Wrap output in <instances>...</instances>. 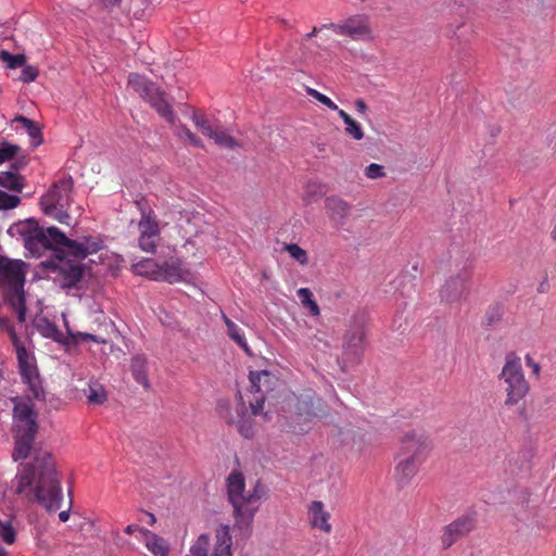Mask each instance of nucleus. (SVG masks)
Segmentation results:
<instances>
[{"label":"nucleus","mask_w":556,"mask_h":556,"mask_svg":"<svg viewBox=\"0 0 556 556\" xmlns=\"http://www.w3.org/2000/svg\"><path fill=\"white\" fill-rule=\"evenodd\" d=\"M33 453V465H26L15 477V492L38 501L48 510H56L62 502V490L53 456L41 447L34 448Z\"/></svg>","instance_id":"1"},{"label":"nucleus","mask_w":556,"mask_h":556,"mask_svg":"<svg viewBox=\"0 0 556 556\" xmlns=\"http://www.w3.org/2000/svg\"><path fill=\"white\" fill-rule=\"evenodd\" d=\"M228 501L232 506L233 530L242 536H250L254 517L263 500L267 497V488L256 481L253 488L245 490V479L240 471H232L226 482Z\"/></svg>","instance_id":"2"},{"label":"nucleus","mask_w":556,"mask_h":556,"mask_svg":"<svg viewBox=\"0 0 556 556\" xmlns=\"http://www.w3.org/2000/svg\"><path fill=\"white\" fill-rule=\"evenodd\" d=\"M250 390L248 400L239 394L237 418L230 422L237 424L238 431L245 439H251L255 434L252 416L263 414L264 403L267 394L273 390L275 377L267 370L251 371L249 375Z\"/></svg>","instance_id":"3"},{"label":"nucleus","mask_w":556,"mask_h":556,"mask_svg":"<svg viewBox=\"0 0 556 556\" xmlns=\"http://www.w3.org/2000/svg\"><path fill=\"white\" fill-rule=\"evenodd\" d=\"M33 395L15 396L13 403V424L15 428V447L13 458L25 459L33 451V443L38 431V413Z\"/></svg>","instance_id":"4"},{"label":"nucleus","mask_w":556,"mask_h":556,"mask_svg":"<svg viewBox=\"0 0 556 556\" xmlns=\"http://www.w3.org/2000/svg\"><path fill=\"white\" fill-rule=\"evenodd\" d=\"M18 231L24 236L25 248L31 253L41 254L45 250L51 249L59 253L65 248L66 236L56 227L43 229L34 220L17 226Z\"/></svg>","instance_id":"5"},{"label":"nucleus","mask_w":556,"mask_h":556,"mask_svg":"<svg viewBox=\"0 0 556 556\" xmlns=\"http://www.w3.org/2000/svg\"><path fill=\"white\" fill-rule=\"evenodd\" d=\"M74 181L71 176L62 178L49 188L40 198V206L43 214L61 224H70L68 208L72 202Z\"/></svg>","instance_id":"6"},{"label":"nucleus","mask_w":556,"mask_h":556,"mask_svg":"<svg viewBox=\"0 0 556 556\" xmlns=\"http://www.w3.org/2000/svg\"><path fill=\"white\" fill-rule=\"evenodd\" d=\"M10 340L14 346L18 372L23 383L27 384L28 392L37 401H45L46 391L42 387L36 357L33 352L28 351L24 342L20 339L14 329L9 330Z\"/></svg>","instance_id":"7"},{"label":"nucleus","mask_w":556,"mask_h":556,"mask_svg":"<svg viewBox=\"0 0 556 556\" xmlns=\"http://www.w3.org/2000/svg\"><path fill=\"white\" fill-rule=\"evenodd\" d=\"M128 87L147 101L161 117L173 124L175 119L172 105L162 91L154 83L148 80L144 76L131 73L128 76Z\"/></svg>","instance_id":"8"},{"label":"nucleus","mask_w":556,"mask_h":556,"mask_svg":"<svg viewBox=\"0 0 556 556\" xmlns=\"http://www.w3.org/2000/svg\"><path fill=\"white\" fill-rule=\"evenodd\" d=\"M500 377L506 383L507 397L505 404L513 406L521 401L529 391V384L525 378L521 361L515 354H508Z\"/></svg>","instance_id":"9"},{"label":"nucleus","mask_w":556,"mask_h":556,"mask_svg":"<svg viewBox=\"0 0 556 556\" xmlns=\"http://www.w3.org/2000/svg\"><path fill=\"white\" fill-rule=\"evenodd\" d=\"M327 416L324 401L312 391L296 396L294 404V418L299 425V432H307L314 420Z\"/></svg>","instance_id":"10"},{"label":"nucleus","mask_w":556,"mask_h":556,"mask_svg":"<svg viewBox=\"0 0 556 556\" xmlns=\"http://www.w3.org/2000/svg\"><path fill=\"white\" fill-rule=\"evenodd\" d=\"M432 448L433 441L431 437L424 429L414 428L401 435L397 453L425 463Z\"/></svg>","instance_id":"11"},{"label":"nucleus","mask_w":556,"mask_h":556,"mask_svg":"<svg viewBox=\"0 0 556 556\" xmlns=\"http://www.w3.org/2000/svg\"><path fill=\"white\" fill-rule=\"evenodd\" d=\"M367 346V333L363 323L354 320L343 336L342 361L346 365H358Z\"/></svg>","instance_id":"12"},{"label":"nucleus","mask_w":556,"mask_h":556,"mask_svg":"<svg viewBox=\"0 0 556 556\" xmlns=\"http://www.w3.org/2000/svg\"><path fill=\"white\" fill-rule=\"evenodd\" d=\"M138 247L147 253H155L161 240V228L152 210H141V217L137 224Z\"/></svg>","instance_id":"13"},{"label":"nucleus","mask_w":556,"mask_h":556,"mask_svg":"<svg viewBox=\"0 0 556 556\" xmlns=\"http://www.w3.org/2000/svg\"><path fill=\"white\" fill-rule=\"evenodd\" d=\"M472 271L465 267L445 280L440 290L441 300L446 303L459 302L468 292Z\"/></svg>","instance_id":"14"},{"label":"nucleus","mask_w":556,"mask_h":556,"mask_svg":"<svg viewBox=\"0 0 556 556\" xmlns=\"http://www.w3.org/2000/svg\"><path fill=\"white\" fill-rule=\"evenodd\" d=\"M476 526L477 520L473 516L470 515L460 516L446 525L443 528L442 534L440 536L442 548H450L457 541L471 533L476 529Z\"/></svg>","instance_id":"15"},{"label":"nucleus","mask_w":556,"mask_h":556,"mask_svg":"<svg viewBox=\"0 0 556 556\" xmlns=\"http://www.w3.org/2000/svg\"><path fill=\"white\" fill-rule=\"evenodd\" d=\"M56 257L59 258L58 269L62 288L70 289L75 287L84 274V267L80 264L83 260H76V257L70 256L66 253H59Z\"/></svg>","instance_id":"16"},{"label":"nucleus","mask_w":556,"mask_h":556,"mask_svg":"<svg viewBox=\"0 0 556 556\" xmlns=\"http://www.w3.org/2000/svg\"><path fill=\"white\" fill-rule=\"evenodd\" d=\"M353 205L338 195L325 199V211L330 223L336 229H342L351 215Z\"/></svg>","instance_id":"17"},{"label":"nucleus","mask_w":556,"mask_h":556,"mask_svg":"<svg viewBox=\"0 0 556 556\" xmlns=\"http://www.w3.org/2000/svg\"><path fill=\"white\" fill-rule=\"evenodd\" d=\"M340 35L348 36L353 40H368L371 38V29L368 16L356 14L342 21Z\"/></svg>","instance_id":"18"},{"label":"nucleus","mask_w":556,"mask_h":556,"mask_svg":"<svg viewBox=\"0 0 556 556\" xmlns=\"http://www.w3.org/2000/svg\"><path fill=\"white\" fill-rule=\"evenodd\" d=\"M24 263L0 256V286L10 287L25 282Z\"/></svg>","instance_id":"19"},{"label":"nucleus","mask_w":556,"mask_h":556,"mask_svg":"<svg viewBox=\"0 0 556 556\" xmlns=\"http://www.w3.org/2000/svg\"><path fill=\"white\" fill-rule=\"evenodd\" d=\"M422 462L415 460V458L403 456L397 453L396 465L394 469L395 482L400 488H404L410 483L413 478L419 471Z\"/></svg>","instance_id":"20"},{"label":"nucleus","mask_w":556,"mask_h":556,"mask_svg":"<svg viewBox=\"0 0 556 556\" xmlns=\"http://www.w3.org/2000/svg\"><path fill=\"white\" fill-rule=\"evenodd\" d=\"M331 514L328 511L321 501H313L307 507V519L309 526L325 534L332 531L330 523Z\"/></svg>","instance_id":"21"},{"label":"nucleus","mask_w":556,"mask_h":556,"mask_svg":"<svg viewBox=\"0 0 556 556\" xmlns=\"http://www.w3.org/2000/svg\"><path fill=\"white\" fill-rule=\"evenodd\" d=\"M101 248L102 242L97 238L86 237L81 242H77L66 237L65 248L62 251L76 257V260H85L89 254L98 252Z\"/></svg>","instance_id":"22"},{"label":"nucleus","mask_w":556,"mask_h":556,"mask_svg":"<svg viewBox=\"0 0 556 556\" xmlns=\"http://www.w3.org/2000/svg\"><path fill=\"white\" fill-rule=\"evenodd\" d=\"M186 271L182 268V262L177 256H170L160 262L155 281H163L167 283H176L185 278Z\"/></svg>","instance_id":"23"},{"label":"nucleus","mask_w":556,"mask_h":556,"mask_svg":"<svg viewBox=\"0 0 556 556\" xmlns=\"http://www.w3.org/2000/svg\"><path fill=\"white\" fill-rule=\"evenodd\" d=\"M24 283H16L7 287L5 300L20 323H24L26 318V303L24 293Z\"/></svg>","instance_id":"24"},{"label":"nucleus","mask_w":556,"mask_h":556,"mask_svg":"<svg viewBox=\"0 0 556 556\" xmlns=\"http://www.w3.org/2000/svg\"><path fill=\"white\" fill-rule=\"evenodd\" d=\"M232 538L228 525H219L215 530V544L212 556H230Z\"/></svg>","instance_id":"25"},{"label":"nucleus","mask_w":556,"mask_h":556,"mask_svg":"<svg viewBox=\"0 0 556 556\" xmlns=\"http://www.w3.org/2000/svg\"><path fill=\"white\" fill-rule=\"evenodd\" d=\"M12 126H15L16 130L23 129L27 132L31 140L33 147H38L42 142V132L39 124L33 119H29L23 115H18L11 122Z\"/></svg>","instance_id":"26"},{"label":"nucleus","mask_w":556,"mask_h":556,"mask_svg":"<svg viewBox=\"0 0 556 556\" xmlns=\"http://www.w3.org/2000/svg\"><path fill=\"white\" fill-rule=\"evenodd\" d=\"M35 327L42 337L51 339L59 343H67L64 340V334L62 333V331L58 328V326L54 323L49 320L47 317H41L37 319Z\"/></svg>","instance_id":"27"},{"label":"nucleus","mask_w":556,"mask_h":556,"mask_svg":"<svg viewBox=\"0 0 556 556\" xmlns=\"http://www.w3.org/2000/svg\"><path fill=\"white\" fill-rule=\"evenodd\" d=\"M142 538L146 541V547L154 555V556H167L168 554V545L167 542L151 532L150 530H142Z\"/></svg>","instance_id":"28"},{"label":"nucleus","mask_w":556,"mask_h":556,"mask_svg":"<svg viewBox=\"0 0 556 556\" xmlns=\"http://www.w3.org/2000/svg\"><path fill=\"white\" fill-rule=\"evenodd\" d=\"M130 368L134 379L144 389H149L150 382L147 376V357L144 355L134 356L131 358Z\"/></svg>","instance_id":"29"},{"label":"nucleus","mask_w":556,"mask_h":556,"mask_svg":"<svg viewBox=\"0 0 556 556\" xmlns=\"http://www.w3.org/2000/svg\"><path fill=\"white\" fill-rule=\"evenodd\" d=\"M160 262L154 258H144L138 263L132 264L131 269L136 275L147 277L155 281Z\"/></svg>","instance_id":"30"},{"label":"nucleus","mask_w":556,"mask_h":556,"mask_svg":"<svg viewBox=\"0 0 556 556\" xmlns=\"http://www.w3.org/2000/svg\"><path fill=\"white\" fill-rule=\"evenodd\" d=\"M338 115L342 118L345 125V134L354 140H362L365 137L362 125L355 121L344 110H338Z\"/></svg>","instance_id":"31"},{"label":"nucleus","mask_w":556,"mask_h":556,"mask_svg":"<svg viewBox=\"0 0 556 556\" xmlns=\"http://www.w3.org/2000/svg\"><path fill=\"white\" fill-rule=\"evenodd\" d=\"M0 186L14 192H21L24 188V178L16 173L1 172Z\"/></svg>","instance_id":"32"},{"label":"nucleus","mask_w":556,"mask_h":556,"mask_svg":"<svg viewBox=\"0 0 556 556\" xmlns=\"http://www.w3.org/2000/svg\"><path fill=\"white\" fill-rule=\"evenodd\" d=\"M85 393L89 404L102 405L108 400L104 387L97 381H91L88 384V390H85Z\"/></svg>","instance_id":"33"},{"label":"nucleus","mask_w":556,"mask_h":556,"mask_svg":"<svg viewBox=\"0 0 556 556\" xmlns=\"http://www.w3.org/2000/svg\"><path fill=\"white\" fill-rule=\"evenodd\" d=\"M224 323L227 326L228 336L245 352H249V345L244 338V334L239 326H237L226 314L222 315Z\"/></svg>","instance_id":"34"},{"label":"nucleus","mask_w":556,"mask_h":556,"mask_svg":"<svg viewBox=\"0 0 556 556\" xmlns=\"http://www.w3.org/2000/svg\"><path fill=\"white\" fill-rule=\"evenodd\" d=\"M303 307L307 308L312 316H319L320 308L315 300H313V293L308 288H300L298 291Z\"/></svg>","instance_id":"35"},{"label":"nucleus","mask_w":556,"mask_h":556,"mask_svg":"<svg viewBox=\"0 0 556 556\" xmlns=\"http://www.w3.org/2000/svg\"><path fill=\"white\" fill-rule=\"evenodd\" d=\"M208 138L222 148L232 149L238 146L235 138L223 129L214 128Z\"/></svg>","instance_id":"36"},{"label":"nucleus","mask_w":556,"mask_h":556,"mask_svg":"<svg viewBox=\"0 0 556 556\" xmlns=\"http://www.w3.org/2000/svg\"><path fill=\"white\" fill-rule=\"evenodd\" d=\"M210 536L201 534L190 547L187 556H208Z\"/></svg>","instance_id":"37"},{"label":"nucleus","mask_w":556,"mask_h":556,"mask_svg":"<svg viewBox=\"0 0 556 556\" xmlns=\"http://www.w3.org/2000/svg\"><path fill=\"white\" fill-rule=\"evenodd\" d=\"M192 121H193L194 125L197 126V128L204 136L208 137L212 134L214 127L212 126L211 122L205 116V114H203L201 112H194L192 115Z\"/></svg>","instance_id":"38"},{"label":"nucleus","mask_w":556,"mask_h":556,"mask_svg":"<svg viewBox=\"0 0 556 556\" xmlns=\"http://www.w3.org/2000/svg\"><path fill=\"white\" fill-rule=\"evenodd\" d=\"M0 59L7 63L9 68H17L23 66L26 62V56L24 54H11L5 50L1 51Z\"/></svg>","instance_id":"39"},{"label":"nucleus","mask_w":556,"mask_h":556,"mask_svg":"<svg viewBox=\"0 0 556 556\" xmlns=\"http://www.w3.org/2000/svg\"><path fill=\"white\" fill-rule=\"evenodd\" d=\"M21 150L17 144L1 142L0 143V164L12 160Z\"/></svg>","instance_id":"40"},{"label":"nucleus","mask_w":556,"mask_h":556,"mask_svg":"<svg viewBox=\"0 0 556 556\" xmlns=\"http://www.w3.org/2000/svg\"><path fill=\"white\" fill-rule=\"evenodd\" d=\"M0 539L9 545L15 542L16 532L13 529L11 521H0Z\"/></svg>","instance_id":"41"},{"label":"nucleus","mask_w":556,"mask_h":556,"mask_svg":"<svg viewBox=\"0 0 556 556\" xmlns=\"http://www.w3.org/2000/svg\"><path fill=\"white\" fill-rule=\"evenodd\" d=\"M306 92H307L308 96L313 97L315 100H317L319 103L324 104L328 109H330L332 111H337V112H338V110H340L338 108V105L330 98H328L327 96L323 94L318 90H316L314 88H311V87H307L306 88Z\"/></svg>","instance_id":"42"},{"label":"nucleus","mask_w":556,"mask_h":556,"mask_svg":"<svg viewBox=\"0 0 556 556\" xmlns=\"http://www.w3.org/2000/svg\"><path fill=\"white\" fill-rule=\"evenodd\" d=\"M285 249L290 254V256L298 261L300 264L305 265L307 263V253L300 245L290 243L287 244Z\"/></svg>","instance_id":"43"},{"label":"nucleus","mask_w":556,"mask_h":556,"mask_svg":"<svg viewBox=\"0 0 556 556\" xmlns=\"http://www.w3.org/2000/svg\"><path fill=\"white\" fill-rule=\"evenodd\" d=\"M21 202L20 197L15 194H9L0 190V210H11L16 207Z\"/></svg>","instance_id":"44"},{"label":"nucleus","mask_w":556,"mask_h":556,"mask_svg":"<svg viewBox=\"0 0 556 556\" xmlns=\"http://www.w3.org/2000/svg\"><path fill=\"white\" fill-rule=\"evenodd\" d=\"M503 315V309L501 305H492L489 307V309L485 312L484 320L488 326L496 324Z\"/></svg>","instance_id":"45"},{"label":"nucleus","mask_w":556,"mask_h":556,"mask_svg":"<svg viewBox=\"0 0 556 556\" xmlns=\"http://www.w3.org/2000/svg\"><path fill=\"white\" fill-rule=\"evenodd\" d=\"M39 75V70L33 65H26L23 67L20 79L23 83H31L36 80Z\"/></svg>","instance_id":"46"},{"label":"nucleus","mask_w":556,"mask_h":556,"mask_svg":"<svg viewBox=\"0 0 556 556\" xmlns=\"http://www.w3.org/2000/svg\"><path fill=\"white\" fill-rule=\"evenodd\" d=\"M365 175L369 179H378L386 175L383 166L371 163L365 168Z\"/></svg>","instance_id":"47"},{"label":"nucleus","mask_w":556,"mask_h":556,"mask_svg":"<svg viewBox=\"0 0 556 556\" xmlns=\"http://www.w3.org/2000/svg\"><path fill=\"white\" fill-rule=\"evenodd\" d=\"M180 135H184L188 141L190 142V144L194 146V147H198V148H203V142L202 140L197 137L189 128H187L186 126H182L180 128Z\"/></svg>","instance_id":"48"},{"label":"nucleus","mask_w":556,"mask_h":556,"mask_svg":"<svg viewBox=\"0 0 556 556\" xmlns=\"http://www.w3.org/2000/svg\"><path fill=\"white\" fill-rule=\"evenodd\" d=\"M67 332L72 339L73 342H78L79 340L81 341H93V342H99L96 338V336L91 334V333H87V332H73L71 331V329L67 327Z\"/></svg>","instance_id":"49"},{"label":"nucleus","mask_w":556,"mask_h":556,"mask_svg":"<svg viewBox=\"0 0 556 556\" xmlns=\"http://www.w3.org/2000/svg\"><path fill=\"white\" fill-rule=\"evenodd\" d=\"M526 364L528 367H530L532 369V372L535 376H539L540 369H541L540 365L538 363H535L529 354L526 356Z\"/></svg>","instance_id":"50"},{"label":"nucleus","mask_w":556,"mask_h":556,"mask_svg":"<svg viewBox=\"0 0 556 556\" xmlns=\"http://www.w3.org/2000/svg\"><path fill=\"white\" fill-rule=\"evenodd\" d=\"M355 109L356 111L361 114V115H364L367 111V104L366 102L363 100V99H357L355 100Z\"/></svg>","instance_id":"51"},{"label":"nucleus","mask_w":556,"mask_h":556,"mask_svg":"<svg viewBox=\"0 0 556 556\" xmlns=\"http://www.w3.org/2000/svg\"><path fill=\"white\" fill-rule=\"evenodd\" d=\"M341 26H342V22L341 23H328V24H323L321 28L323 29H332L334 33L340 35Z\"/></svg>","instance_id":"52"},{"label":"nucleus","mask_w":556,"mask_h":556,"mask_svg":"<svg viewBox=\"0 0 556 556\" xmlns=\"http://www.w3.org/2000/svg\"><path fill=\"white\" fill-rule=\"evenodd\" d=\"M103 7L108 10H112L113 8L119 5L122 0H100Z\"/></svg>","instance_id":"53"},{"label":"nucleus","mask_w":556,"mask_h":556,"mask_svg":"<svg viewBox=\"0 0 556 556\" xmlns=\"http://www.w3.org/2000/svg\"><path fill=\"white\" fill-rule=\"evenodd\" d=\"M142 530H144V529H143V528H141V527H139L138 525H135V523H132V525H128V526L125 528V532H126L127 534H131V533H134V532H136V531H138V532H140V533L142 534Z\"/></svg>","instance_id":"54"},{"label":"nucleus","mask_w":556,"mask_h":556,"mask_svg":"<svg viewBox=\"0 0 556 556\" xmlns=\"http://www.w3.org/2000/svg\"><path fill=\"white\" fill-rule=\"evenodd\" d=\"M320 30H323L321 26L320 27L314 26L312 31L305 35L304 40H308V39L315 37Z\"/></svg>","instance_id":"55"},{"label":"nucleus","mask_w":556,"mask_h":556,"mask_svg":"<svg viewBox=\"0 0 556 556\" xmlns=\"http://www.w3.org/2000/svg\"><path fill=\"white\" fill-rule=\"evenodd\" d=\"M70 518V511L68 510H63L59 514V519L62 521V522H66Z\"/></svg>","instance_id":"56"},{"label":"nucleus","mask_w":556,"mask_h":556,"mask_svg":"<svg viewBox=\"0 0 556 556\" xmlns=\"http://www.w3.org/2000/svg\"><path fill=\"white\" fill-rule=\"evenodd\" d=\"M0 556H7V553L3 549H0Z\"/></svg>","instance_id":"57"},{"label":"nucleus","mask_w":556,"mask_h":556,"mask_svg":"<svg viewBox=\"0 0 556 556\" xmlns=\"http://www.w3.org/2000/svg\"><path fill=\"white\" fill-rule=\"evenodd\" d=\"M150 521H152V522L155 521L154 515H151Z\"/></svg>","instance_id":"58"},{"label":"nucleus","mask_w":556,"mask_h":556,"mask_svg":"<svg viewBox=\"0 0 556 556\" xmlns=\"http://www.w3.org/2000/svg\"><path fill=\"white\" fill-rule=\"evenodd\" d=\"M150 521H152V522L155 521L154 515H151Z\"/></svg>","instance_id":"59"}]
</instances>
